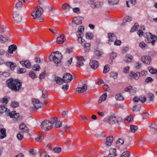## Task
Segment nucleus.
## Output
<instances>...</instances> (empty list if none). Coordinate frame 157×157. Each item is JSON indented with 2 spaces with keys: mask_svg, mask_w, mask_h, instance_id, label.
<instances>
[{
  "mask_svg": "<svg viewBox=\"0 0 157 157\" xmlns=\"http://www.w3.org/2000/svg\"><path fill=\"white\" fill-rule=\"evenodd\" d=\"M7 83L8 86L13 90L17 91L21 89L22 83L18 79L10 78L7 80Z\"/></svg>",
  "mask_w": 157,
  "mask_h": 157,
  "instance_id": "1",
  "label": "nucleus"
},
{
  "mask_svg": "<svg viewBox=\"0 0 157 157\" xmlns=\"http://www.w3.org/2000/svg\"><path fill=\"white\" fill-rule=\"evenodd\" d=\"M43 12V9L40 7H37L33 11L31 15L33 19L37 20L39 22H41L44 20L43 18L41 16Z\"/></svg>",
  "mask_w": 157,
  "mask_h": 157,
  "instance_id": "2",
  "label": "nucleus"
},
{
  "mask_svg": "<svg viewBox=\"0 0 157 157\" xmlns=\"http://www.w3.org/2000/svg\"><path fill=\"white\" fill-rule=\"evenodd\" d=\"M62 57L61 53L58 51H56L54 52H52L51 55L49 56L48 59L50 61L52 60L55 64L58 65L61 63Z\"/></svg>",
  "mask_w": 157,
  "mask_h": 157,
  "instance_id": "3",
  "label": "nucleus"
},
{
  "mask_svg": "<svg viewBox=\"0 0 157 157\" xmlns=\"http://www.w3.org/2000/svg\"><path fill=\"white\" fill-rule=\"evenodd\" d=\"M52 122L51 120L50 121L48 120H44L41 123V127L45 131H48L53 128Z\"/></svg>",
  "mask_w": 157,
  "mask_h": 157,
  "instance_id": "4",
  "label": "nucleus"
},
{
  "mask_svg": "<svg viewBox=\"0 0 157 157\" xmlns=\"http://www.w3.org/2000/svg\"><path fill=\"white\" fill-rule=\"evenodd\" d=\"M32 103L33 107H31V108L32 110L35 111H36L38 109L43 107L42 103L38 100L33 99L32 100Z\"/></svg>",
  "mask_w": 157,
  "mask_h": 157,
  "instance_id": "5",
  "label": "nucleus"
},
{
  "mask_svg": "<svg viewBox=\"0 0 157 157\" xmlns=\"http://www.w3.org/2000/svg\"><path fill=\"white\" fill-rule=\"evenodd\" d=\"M78 42L84 47L85 51L86 52H88L89 51L90 49V44L86 43L85 40L82 38H79V39H78Z\"/></svg>",
  "mask_w": 157,
  "mask_h": 157,
  "instance_id": "6",
  "label": "nucleus"
},
{
  "mask_svg": "<svg viewBox=\"0 0 157 157\" xmlns=\"http://www.w3.org/2000/svg\"><path fill=\"white\" fill-rule=\"evenodd\" d=\"M147 38L149 43H151L153 45L155 44V42L157 40V36L150 33L147 34Z\"/></svg>",
  "mask_w": 157,
  "mask_h": 157,
  "instance_id": "7",
  "label": "nucleus"
},
{
  "mask_svg": "<svg viewBox=\"0 0 157 157\" xmlns=\"http://www.w3.org/2000/svg\"><path fill=\"white\" fill-rule=\"evenodd\" d=\"M13 17L14 19V21L17 23H20L22 21V17L18 12L13 11Z\"/></svg>",
  "mask_w": 157,
  "mask_h": 157,
  "instance_id": "8",
  "label": "nucleus"
},
{
  "mask_svg": "<svg viewBox=\"0 0 157 157\" xmlns=\"http://www.w3.org/2000/svg\"><path fill=\"white\" fill-rule=\"evenodd\" d=\"M17 46L15 44H13L10 45L8 48V53H6V56L7 57H10V54H12L13 53V52L15 51L17 49Z\"/></svg>",
  "mask_w": 157,
  "mask_h": 157,
  "instance_id": "9",
  "label": "nucleus"
},
{
  "mask_svg": "<svg viewBox=\"0 0 157 157\" xmlns=\"http://www.w3.org/2000/svg\"><path fill=\"white\" fill-rule=\"evenodd\" d=\"M78 30L76 32V34L78 37V39L79 38H82L84 36L83 32L84 31V28L83 26H79L78 28Z\"/></svg>",
  "mask_w": 157,
  "mask_h": 157,
  "instance_id": "10",
  "label": "nucleus"
},
{
  "mask_svg": "<svg viewBox=\"0 0 157 157\" xmlns=\"http://www.w3.org/2000/svg\"><path fill=\"white\" fill-rule=\"evenodd\" d=\"M141 60L144 63L149 64L151 61V58L150 56H144L141 57Z\"/></svg>",
  "mask_w": 157,
  "mask_h": 157,
  "instance_id": "11",
  "label": "nucleus"
},
{
  "mask_svg": "<svg viewBox=\"0 0 157 157\" xmlns=\"http://www.w3.org/2000/svg\"><path fill=\"white\" fill-rule=\"evenodd\" d=\"M51 122H52V124H55L56 128H59L62 125V122L59 121H58L57 117H55L52 118L51 119Z\"/></svg>",
  "mask_w": 157,
  "mask_h": 157,
  "instance_id": "12",
  "label": "nucleus"
},
{
  "mask_svg": "<svg viewBox=\"0 0 157 157\" xmlns=\"http://www.w3.org/2000/svg\"><path fill=\"white\" fill-rule=\"evenodd\" d=\"M72 78V76L70 74L67 73L63 75V82L67 83L70 82Z\"/></svg>",
  "mask_w": 157,
  "mask_h": 157,
  "instance_id": "13",
  "label": "nucleus"
},
{
  "mask_svg": "<svg viewBox=\"0 0 157 157\" xmlns=\"http://www.w3.org/2000/svg\"><path fill=\"white\" fill-rule=\"evenodd\" d=\"M113 141V136H109L106 138L104 141L106 146L109 147L112 145Z\"/></svg>",
  "mask_w": 157,
  "mask_h": 157,
  "instance_id": "14",
  "label": "nucleus"
},
{
  "mask_svg": "<svg viewBox=\"0 0 157 157\" xmlns=\"http://www.w3.org/2000/svg\"><path fill=\"white\" fill-rule=\"evenodd\" d=\"M88 2L92 5V7L93 8L98 7L100 6V2L98 1L95 2V0H87Z\"/></svg>",
  "mask_w": 157,
  "mask_h": 157,
  "instance_id": "15",
  "label": "nucleus"
},
{
  "mask_svg": "<svg viewBox=\"0 0 157 157\" xmlns=\"http://www.w3.org/2000/svg\"><path fill=\"white\" fill-rule=\"evenodd\" d=\"M76 59L77 60V66L79 67L82 66L84 63L83 62L85 61V59L83 58L80 56H77L76 57Z\"/></svg>",
  "mask_w": 157,
  "mask_h": 157,
  "instance_id": "16",
  "label": "nucleus"
},
{
  "mask_svg": "<svg viewBox=\"0 0 157 157\" xmlns=\"http://www.w3.org/2000/svg\"><path fill=\"white\" fill-rule=\"evenodd\" d=\"M83 18L80 16L74 17L72 21V23H74L76 25H80L82 23V20Z\"/></svg>",
  "mask_w": 157,
  "mask_h": 157,
  "instance_id": "17",
  "label": "nucleus"
},
{
  "mask_svg": "<svg viewBox=\"0 0 157 157\" xmlns=\"http://www.w3.org/2000/svg\"><path fill=\"white\" fill-rule=\"evenodd\" d=\"M90 65L92 68L95 69L97 68L99 65V62L96 60H90Z\"/></svg>",
  "mask_w": 157,
  "mask_h": 157,
  "instance_id": "18",
  "label": "nucleus"
},
{
  "mask_svg": "<svg viewBox=\"0 0 157 157\" xmlns=\"http://www.w3.org/2000/svg\"><path fill=\"white\" fill-rule=\"evenodd\" d=\"M20 63L22 66H25L27 68H31V62L29 60L20 61Z\"/></svg>",
  "mask_w": 157,
  "mask_h": 157,
  "instance_id": "19",
  "label": "nucleus"
},
{
  "mask_svg": "<svg viewBox=\"0 0 157 157\" xmlns=\"http://www.w3.org/2000/svg\"><path fill=\"white\" fill-rule=\"evenodd\" d=\"M87 86L86 84H84L81 87H78L76 89V91L79 93H82L84 92L87 89Z\"/></svg>",
  "mask_w": 157,
  "mask_h": 157,
  "instance_id": "20",
  "label": "nucleus"
},
{
  "mask_svg": "<svg viewBox=\"0 0 157 157\" xmlns=\"http://www.w3.org/2000/svg\"><path fill=\"white\" fill-rule=\"evenodd\" d=\"M66 40V38L63 34H62L60 36L58 37L56 41L57 43L60 44L63 43Z\"/></svg>",
  "mask_w": 157,
  "mask_h": 157,
  "instance_id": "21",
  "label": "nucleus"
},
{
  "mask_svg": "<svg viewBox=\"0 0 157 157\" xmlns=\"http://www.w3.org/2000/svg\"><path fill=\"white\" fill-rule=\"evenodd\" d=\"M140 76V74L139 72L135 73L133 72H131L129 75L130 77H132L134 79L136 80L139 79Z\"/></svg>",
  "mask_w": 157,
  "mask_h": 157,
  "instance_id": "22",
  "label": "nucleus"
},
{
  "mask_svg": "<svg viewBox=\"0 0 157 157\" xmlns=\"http://www.w3.org/2000/svg\"><path fill=\"white\" fill-rule=\"evenodd\" d=\"M19 128L20 130H22L23 132H27L29 131L28 128L24 123H22L20 125Z\"/></svg>",
  "mask_w": 157,
  "mask_h": 157,
  "instance_id": "23",
  "label": "nucleus"
},
{
  "mask_svg": "<svg viewBox=\"0 0 157 157\" xmlns=\"http://www.w3.org/2000/svg\"><path fill=\"white\" fill-rule=\"evenodd\" d=\"M133 101L134 102H137L139 101H140L142 103H144L146 101V98L145 97L143 98L141 97L138 98L137 97H135L133 99Z\"/></svg>",
  "mask_w": 157,
  "mask_h": 157,
  "instance_id": "24",
  "label": "nucleus"
},
{
  "mask_svg": "<svg viewBox=\"0 0 157 157\" xmlns=\"http://www.w3.org/2000/svg\"><path fill=\"white\" fill-rule=\"evenodd\" d=\"M109 157H115L117 155L116 149H111L109 151Z\"/></svg>",
  "mask_w": 157,
  "mask_h": 157,
  "instance_id": "25",
  "label": "nucleus"
},
{
  "mask_svg": "<svg viewBox=\"0 0 157 157\" xmlns=\"http://www.w3.org/2000/svg\"><path fill=\"white\" fill-rule=\"evenodd\" d=\"M148 70L151 73L155 74V77L157 79V70L154 69L152 67H148Z\"/></svg>",
  "mask_w": 157,
  "mask_h": 157,
  "instance_id": "26",
  "label": "nucleus"
},
{
  "mask_svg": "<svg viewBox=\"0 0 157 157\" xmlns=\"http://www.w3.org/2000/svg\"><path fill=\"white\" fill-rule=\"evenodd\" d=\"M101 55V52L98 50H95L94 51V57L96 59H99Z\"/></svg>",
  "mask_w": 157,
  "mask_h": 157,
  "instance_id": "27",
  "label": "nucleus"
},
{
  "mask_svg": "<svg viewBox=\"0 0 157 157\" xmlns=\"http://www.w3.org/2000/svg\"><path fill=\"white\" fill-rule=\"evenodd\" d=\"M0 132L2 135H0V139H2L6 136V130L4 128H1L0 129Z\"/></svg>",
  "mask_w": 157,
  "mask_h": 157,
  "instance_id": "28",
  "label": "nucleus"
},
{
  "mask_svg": "<svg viewBox=\"0 0 157 157\" xmlns=\"http://www.w3.org/2000/svg\"><path fill=\"white\" fill-rule=\"evenodd\" d=\"M133 59V56L131 55H127L124 58V60L126 62H130Z\"/></svg>",
  "mask_w": 157,
  "mask_h": 157,
  "instance_id": "29",
  "label": "nucleus"
},
{
  "mask_svg": "<svg viewBox=\"0 0 157 157\" xmlns=\"http://www.w3.org/2000/svg\"><path fill=\"white\" fill-rule=\"evenodd\" d=\"M55 80L56 82L58 85H61L63 84V79L61 78L57 77L55 78Z\"/></svg>",
  "mask_w": 157,
  "mask_h": 157,
  "instance_id": "30",
  "label": "nucleus"
},
{
  "mask_svg": "<svg viewBox=\"0 0 157 157\" xmlns=\"http://www.w3.org/2000/svg\"><path fill=\"white\" fill-rule=\"evenodd\" d=\"M117 54L116 53L114 52H113L110 54V60L109 61V62L110 64H112L113 63V59H114L117 57Z\"/></svg>",
  "mask_w": 157,
  "mask_h": 157,
  "instance_id": "31",
  "label": "nucleus"
},
{
  "mask_svg": "<svg viewBox=\"0 0 157 157\" xmlns=\"http://www.w3.org/2000/svg\"><path fill=\"white\" fill-rule=\"evenodd\" d=\"M9 111H10V110L8 109L4 105H1L0 106V113H2L5 112H6L8 113V112Z\"/></svg>",
  "mask_w": 157,
  "mask_h": 157,
  "instance_id": "32",
  "label": "nucleus"
},
{
  "mask_svg": "<svg viewBox=\"0 0 157 157\" xmlns=\"http://www.w3.org/2000/svg\"><path fill=\"white\" fill-rule=\"evenodd\" d=\"M108 37L109 39V41L111 40V41H113L116 39V37L115 35L113 33H109L108 34Z\"/></svg>",
  "mask_w": 157,
  "mask_h": 157,
  "instance_id": "33",
  "label": "nucleus"
},
{
  "mask_svg": "<svg viewBox=\"0 0 157 157\" xmlns=\"http://www.w3.org/2000/svg\"><path fill=\"white\" fill-rule=\"evenodd\" d=\"M107 97V93H105L103 95H102L99 98L98 100V103H100L103 101L105 100Z\"/></svg>",
  "mask_w": 157,
  "mask_h": 157,
  "instance_id": "34",
  "label": "nucleus"
},
{
  "mask_svg": "<svg viewBox=\"0 0 157 157\" xmlns=\"http://www.w3.org/2000/svg\"><path fill=\"white\" fill-rule=\"evenodd\" d=\"M114 124L117 123L118 124L121 121V118L119 117L113 116Z\"/></svg>",
  "mask_w": 157,
  "mask_h": 157,
  "instance_id": "35",
  "label": "nucleus"
},
{
  "mask_svg": "<svg viewBox=\"0 0 157 157\" xmlns=\"http://www.w3.org/2000/svg\"><path fill=\"white\" fill-rule=\"evenodd\" d=\"M7 63L8 65H10V68L12 70H13L15 69L16 66V63L10 62H9Z\"/></svg>",
  "mask_w": 157,
  "mask_h": 157,
  "instance_id": "36",
  "label": "nucleus"
},
{
  "mask_svg": "<svg viewBox=\"0 0 157 157\" xmlns=\"http://www.w3.org/2000/svg\"><path fill=\"white\" fill-rule=\"evenodd\" d=\"M115 98L117 100L121 101L124 99L122 95L121 94H118L115 96Z\"/></svg>",
  "mask_w": 157,
  "mask_h": 157,
  "instance_id": "37",
  "label": "nucleus"
},
{
  "mask_svg": "<svg viewBox=\"0 0 157 157\" xmlns=\"http://www.w3.org/2000/svg\"><path fill=\"white\" fill-rule=\"evenodd\" d=\"M94 36L93 34L90 32L86 33V37L87 39L89 40L92 39Z\"/></svg>",
  "mask_w": 157,
  "mask_h": 157,
  "instance_id": "38",
  "label": "nucleus"
},
{
  "mask_svg": "<svg viewBox=\"0 0 157 157\" xmlns=\"http://www.w3.org/2000/svg\"><path fill=\"white\" fill-rule=\"evenodd\" d=\"M138 128L136 126L131 125L130 126V131L132 133H134L137 130Z\"/></svg>",
  "mask_w": 157,
  "mask_h": 157,
  "instance_id": "39",
  "label": "nucleus"
},
{
  "mask_svg": "<svg viewBox=\"0 0 157 157\" xmlns=\"http://www.w3.org/2000/svg\"><path fill=\"white\" fill-rule=\"evenodd\" d=\"M119 2V0H108V4L110 5L117 4Z\"/></svg>",
  "mask_w": 157,
  "mask_h": 157,
  "instance_id": "40",
  "label": "nucleus"
},
{
  "mask_svg": "<svg viewBox=\"0 0 157 157\" xmlns=\"http://www.w3.org/2000/svg\"><path fill=\"white\" fill-rule=\"evenodd\" d=\"M113 116L109 117L107 119V122L110 124H114Z\"/></svg>",
  "mask_w": 157,
  "mask_h": 157,
  "instance_id": "41",
  "label": "nucleus"
},
{
  "mask_svg": "<svg viewBox=\"0 0 157 157\" xmlns=\"http://www.w3.org/2000/svg\"><path fill=\"white\" fill-rule=\"evenodd\" d=\"M8 41V39L3 36L2 35H0V43H4Z\"/></svg>",
  "mask_w": 157,
  "mask_h": 157,
  "instance_id": "42",
  "label": "nucleus"
},
{
  "mask_svg": "<svg viewBox=\"0 0 157 157\" xmlns=\"http://www.w3.org/2000/svg\"><path fill=\"white\" fill-rule=\"evenodd\" d=\"M17 137L19 140H21L24 138L23 133V132H19L17 135Z\"/></svg>",
  "mask_w": 157,
  "mask_h": 157,
  "instance_id": "43",
  "label": "nucleus"
},
{
  "mask_svg": "<svg viewBox=\"0 0 157 157\" xmlns=\"http://www.w3.org/2000/svg\"><path fill=\"white\" fill-rule=\"evenodd\" d=\"M62 8L63 10H69L71 7L70 5L65 3L63 5Z\"/></svg>",
  "mask_w": 157,
  "mask_h": 157,
  "instance_id": "44",
  "label": "nucleus"
},
{
  "mask_svg": "<svg viewBox=\"0 0 157 157\" xmlns=\"http://www.w3.org/2000/svg\"><path fill=\"white\" fill-rule=\"evenodd\" d=\"M124 143V140L123 139L119 138L116 142V145L119 146L123 144Z\"/></svg>",
  "mask_w": 157,
  "mask_h": 157,
  "instance_id": "45",
  "label": "nucleus"
},
{
  "mask_svg": "<svg viewBox=\"0 0 157 157\" xmlns=\"http://www.w3.org/2000/svg\"><path fill=\"white\" fill-rule=\"evenodd\" d=\"M141 106L140 105H136L134 106L133 108V112H137L139 111L140 109Z\"/></svg>",
  "mask_w": 157,
  "mask_h": 157,
  "instance_id": "46",
  "label": "nucleus"
},
{
  "mask_svg": "<svg viewBox=\"0 0 157 157\" xmlns=\"http://www.w3.org/2000/svg\"><path fill=\"white\" fill-rule=\"evenodd\" d=\"M130 153L129 152L126 151L122 153L120 157H129L130 156Z\"/></svg>",
  "mask_w": 157,
  "mask_h": 157,
  "instance_id": "47",
  "label": "nucleus"
},
{
  "mask_svg": "<svg viewBox=\"0 0 157 157\" xmlns=\"http://www.w3.org/2000/svg\"><path fill=\"white\" fill-rule=\"evenodd\" d=\"M29 76L33 79H34L37 77V75L33 71H32L29 72Z\"/></svg>",
  "mask_w": 157,
  "mask_h": 157,
  "instance_id": "48",
  "label": "nucleus"
},
{
  "mask_svg": "<svg viewBox=\"0 0 157 157\" xmlns=\"http://www.w3.org/2000/svg\"><path fill=\"white\" fill-rule=\"evenodd\" d=\"M23 4L21 2L18 1L15 4V7L17 8H20L22 7Z\"/></svg>",
  "mask_w": 157,
  "mask_h": 157,
  "instance_id": "49",
  "label": "nucleus"
},
{
  "mask_svg": "<svg viewBox=\"0 0 157 157\" xmlns=\"http://www.w3.org/2000/svg\"><path fill=\"white\" fill-rule=\"evenodd\" d=\"M139 26L138 24L137 23H135L134 26L132 27L130 32H133L134 31H136V30L138 28Z\"/></svg>",
  "mask_w": 157,
  "mask_h": 157,
  "instance_id": "50",
  "label": "nucleus"
},
{
  "mask_svg": "<svg viewBox=\"0 0 157 157\" xmlns=\"http://www.w3.org/2000/svg\"><path fill=\"white\" fill-rule=\"evenodd\" d=\"M33 69L34 71H38L40 69V67L38 64H36L34 65Z\"/></svg>",
  "mask_w": 157,
  "mask_h": 157,
  "instance_id": "51",
  "label": "nucleus"
},
{
  "mask_svg": "<svg viewBox=\"0 0 157 157\" xmlns=\"http://www.w3.org/2000/svg\"><path fill=\"white\" fill-rule=\"evenodd\" d=\"M11 106L13 108H16L19 106V103L16 101H12L11 103Z\"/></svg>",
  "mask_w": 157,
  "mask_h": 157,
  "instance_id": "52",
  "label": "nucleus"
},
{
  "mask_svg": "<svg viewBox=\"0 0 157 157\" xmlns=\"http://www.w3.org/2000/svg\"><path fill=\"white\" fill-rule=\"evenodd\" d=\"M109 66L108 65H106L104 67L103 73H106L109 71Z\"/></svg>",
  "mask_w": 157,
  "mask_h": 157,
  "instance_id": "53",
  "label": "nucleus"
},
{
  "mask_svg": "<svg viewBox=\"0 0 157 157\" xmlns=\"http://www.w3.org/2000/svg\"><path fill=\"white\" fill-rule=\"evenodd\" d=\"M44 139V137L42 135H40L35 138V140L37 142H40Z\"/></svg>",
  "mask_w": 157,
  "mask_h": 157,
  "instance_id": "54",
  "label": "nucleus"
},
{
  "mask_svg": "<svg viewBox=\"0 0 157 157\" xmlns=\"http://www.w3.org/2000/svg\"><path fill=\"white\" fill-rule=\"evenodd\" d=\"M68 112L67 111H63L62 113V116L63 118L65 119H67L68 117Z\"/></svg>",
  "mask_w": 157,
  "mask_h": 157,
  "instance_id": "55",
  "label": "nucleus"
},
{
  "mask_svg": "<svg viewBox=\"0 0 157 157\" xmlns=\"http://www.w3.org/2000/svg\"><path fill=\"white\" fill-rule=\"evenodd\" d=\"M72 10L73 12L77 14H79L81 13L80 9L78 7L73 8L72 9Z\"/></svg>",
  "mask_w": 157,
  "mask_h": 157,
  "instance_id": "56",
  "label": "nucleus"
},
{
  "mask_svg": "<svg viewBox=\"0 0 157 157\" xmlns=\"http://www.w3.org/2000/svg\"><path fill=\"white\" fill-rule=\"evenodd\" d=\"M63 129L65 131L67 132H68L70 131V127L67 125L64 126L63 127Z\"/></svg>",
  "mask_w": 157,
  "mask_h": 157,
  "instance_id": "57",
  "label": "nucleus"
},
{
  "mask_svg": "<svg viewBox=\"0 0 157 157\" xmlns=\"http://www.w3.org/2000/svg\"><path fill=\"white\" fill-rule=\"evenodd\" d=\"M53 151L55 153H60L61 151V149L60 147H55L54 148Z\"/></svg>",
  "mask_w": 157,
  "mask_h": 157,
  "instance_id": "58",
  "label": "nucleus"
},
{
  "mask_svg": "<svg viewBox=\"0 0 157 157\" xmlns=\"http://www.w3.org/2000/svg\"><path fill=\"white\" fill-rule=\"evenodd\" d=\"M148 96L151 101H153L154 96L153 94L151 93H149L148 94Z\"/></svg>",
  "mask_w": 157,
  "mask_h": 157,
  "instance_id": "59",
  "label": "nucleus"
},
{
  "mask_svg": "<svg viewBox=\"0 0 157 157\" xmlns=\"http://www.w3.org/2000/svg\"><path fill=\"white\" fill-rule=\"evenodd\" d=\"M124 20L126 22H129L132 20V18L131 17L127 16L124 17Z\"/></svg>",
  "mask_w": 157,
  "mask_h": 157,
  "instance_id": "60",
  "label": "nucleus"
},
{
  "mask_svg": "<svg viewBox=\"0 0 157 157\" xmlns=\"http://www.w3.org/2000/svg\"><path fill=\"white\" fill-rule=\"evenodd\" d=\"M117 75L118 74L116 73L112 72L110 73L111 77L113 78L114 79L117 78Z\"/></svg>",
  "mask_w": 157,
  "mask_h": 157,
  "instance_id": "61",
  "label": "nucleus"
},
{
  "mask_svg": "<svg viewBox=\"0 0 157 157\" xmlns=\"http://www.w3.org/2000/svg\"><path fill=\"white\" fill-rule=\"evenodd\" d=\"M26 69L25 68H19L17 71V72L19 74H22L26 71Z\"/></svg>",
  "mask_w": 157,
  "mask_h": 157,
  "instance_id": "62",
  "label": "nucleus"
},
{
  "mask_svg": "<svg viewBox=\"0 0 157 157\" xmlns=\"http://www.w3.org/2000/svg\"><path fill=\"white\" fill-rule=\"evenodd\" d=\"M103 88L104 90L106 91H109L110 90L109 87L107 85H104L103 86Z\"/></svg>",
  "mask_w": 157,
  "mask_h": 157,
  "instance_id": "63",
  "label": "nucleus"
},
{
  "mask_svg": "<svg viewBox=\"0 0 157 157\" xmlns=\"http://www.w3.org/2000/svg\"><path fill=\"white\" fill-rule=\"evenodd\" d=\"M153 81V79L150 77H148L146 78L145 80V82L147 83L152 82Z\"/></svg>",
  "mask_w": 157,
  "mask_h": 157,
  "instance_id": "64",
  "label": "nucleus"
}]
</instances>
